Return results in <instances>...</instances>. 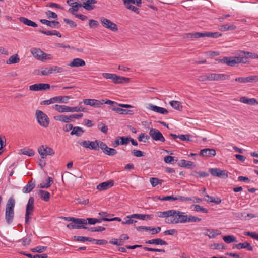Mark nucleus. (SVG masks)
Returning <instances> with one entry per match:
<instances>
[{"mask_svg": "<svg viewBox=\"0 0 258 258\" xmlns=\"http://www.w3.org/2000/svg\"><path fill=\"white\" fill-rule=\"evenodd\" d=\"M169 104L173 108L178 110H180L182 108L180 102L178 101H170Z\"/></svg>", "mask_w": 258, "mask_h": 258, "instance_id": "nucleus-47", "label": "nucleus"}, {"mask_svg": "<svg viewBox=\"0 0 258 258\" xmlns=\"http://www.w3.org/2000/svg\"><path fill=\"white\" fill-rule=\"evenodd\" d=\"M40 22L43 24H45L52 28H59L60 26L59 22L56 21H49L46 19H40Z\"/></svg>", "mask_w": 258, "mask_h": 258, "instance_id": "nucleus-23", "label": "nucleus"}, {"mask_svg": "<svg viewBox=\"0 0 258 258\" xmlns=\"http://www.w3.org/2000/svg\"><path fill=\"white\" fill-rule=\"evenodd\" d=\"M84 132V131L81 127L79 126H73V128L70 134L71 135H75L77 137H80Z\"/></svg>", "mask_w": 258, "mask_h": 258, "instance_id": "nucleus-37", "label": "nucleus"}, {"mask_svg": "<svg viewBox=\"0 0 258 258\" xmlns=\"http://www.w3.org/2000/svg\"><path fill=\"white\" fill-rule=\"evenodd\" d=\"M45 14L48 18H53V19H57L58 17V16L56 13L52 12L50 10H48L47 11L45 12Z\"/></svg>", "mask_w": 258, "mask_h": 258, "instance_id": "nucleus-57", "label": "nucleus"}, {"mask_svg": "<svg viewBox=\"0 0 258 258\" xmlns=\"http://www.w3.org/2000/svg\"><path fill=\"white\" fill-rule=\"evenodd\" d=\"M73 240L78 241H81V242L87 241L88 237L74 236L73 237Z\"/></svg>", "mask_w": 258, "mask_h": 258, "instance_id": "nucleus-63", "label": "nucleus"}, {"mask_svg": "<svg viewBox=\"0 0 258 258\" xmlns=\"http://www.w3.org/2000/svg\"><path fill=\"white\" fill-rule=\"evenodd\" d=\"M114 185L113 180H109L106 182H102L99 184L97 186V189L99 190H107L110 187H111Z\"/></svg>", "mask_w": 258, "mask_h": 258, "instance_id": "nucleus-22", "label": "nucleus"}, {"mask_svg": "<svg viewBox=\"0 0 258 258\" xmlns=\"http://www.w3.org/2000/svg\"><path fill=\"white\" fill-rule=\"evenodd\" d=\"M118 138L120 139V144L122 145L127 144L130 140V137L122 136L118 137Z\"/></svg>", "mask_w": 258, "mask_h": 258, "instance_id": "nucleus-60", "label": "nucleus"}, {"mask_svg": "<svg viewBox=\"0 0 258 258\" xmlns=\"http://www.w3.org/2000/svg\"><path fill=\"white\" fill-rule=\"evenodd\" d=\"M222 36V34L219 32H195L186 33L184 35L183 38L194 40V39L200 37H208L216 38Z\"/></svg>", "mask_w": 258, "mask_h": 258, "instance_id": "nucleus-3", "label": "nucleus"}, {"mask_svg": "<svg viewBox=\"0 0 258 258\" xmlns=\"http://www.w3.org/2000/svg\"><path fill=\"white\" fill-rule=\"evenodd\" d=\"M132 154L134 156L137 157H141L145 156V153L143 151H141L140 150H133L132 151Z\"/></svg>", "mask_w": 258, "mask_h": 258, "instance_id": "nucleus-58", "label": "nucleus"}, {"mask_svg": "<svg viewBox=\"0 0 258 258\" xmlns=\"http://www.w3.org/2000/svg\"><path fill=\"white\" fill-rule=\"evenodd\" d=\"M126 248L128 249H134L137 248H143L145 251H153V252H165V250L163 249L153 248L148 247H143L142 245H127L126 246Z\"/></svg>", "mask_w": 258, "mask_h": 258, "instance_id": "nucleus-16", "label": "nucleus"}, {"mask_svg": "<svg viewBox=\"0 0 258 258\" xmlns=\"http://www.w3.org/2000/svg\"><path fill=\"white\" fill-rule=\"evenodd\" d=\"M207 232L204 233V234L206 236H208L210 238H214L216 236L219 235L220 234V232H219V231L217 230H212L210 232L209 229H206L205 230Z\"/></svg>", "mask_w": 258, "mask_h": 258, "instance_id": "nucleus-39", "label": "nucleus"}, {"mask_svg": "<svg viewBox=\"0 0 258 258\" xmlns=\"http://www.w3.org/2000/svg\"><path fill=\"white\" fill-rule=\"evenodd\" d=\"M216 154V152L215 149L205 148L200 151L199 155L203 157H209L211 156H215Z\"/></svg>", "mask_w": 258, "mask_h": 258, "instance_id": "nucleus-20", "label": "nucleus"}, {"mask_svg": "<svg viewBox=\"0 0 258 258\" xmlns=\"http://www.w3.org/2000/svg\"><path fill=\"white\" fill-rule=\"evenodd\" d=\"M172 212H174V214L172 213L171 218L172 219L171 220L170 222L166 221L167 223L175 224L186 223L187 215L185 214V213L175 210H172Z\"/></svg>", "mask_w": 258, "mask_h": 258, "instance_id": "nucleus-6", "label": "nucleus"}, {"mask_svg": "<svg viewBox=\"0 0 258 258\" xmlns=\"http://www.w3.org/2000/svg\"><path fill=\"white\" fill-rule=\"evenodd\" d=\"M111 110L115 111L116 113H119L120 114H134V111L133 110L124 109L118 107H111Z\"/></svg>", "mask_w": 258, "mask_h": 258, "instance_id": "nucleus-31", "label": "nucleus"}, {"mask_svg": "<svg viewBox=\"0 0 258 258\" xmlns=\"http://www.w3.org/2000/svg\"><path fill=\"white\" fill-rule=\"evenodd\" d=\"M72 5L71 6L72 8H70L68 11L70 13L72 14L73 15H75L76 14H75V12H77L79 8L82 6L81 5L82 4L78 2H75L74 3L72 4Z\"/></svg>", "mask_w": 258, "mask_h": 258, "instance_id": "nucleus-34", "label": "nucleus"}, {"mask_svg": "<svg viewBox=\"0 0 258 258\" xmlns=\"http://www.w3.org/2000/svg\"><path fill=\"white\" fill-rule=\"evenodd\" d=\"M83 102L86 105H89L95 108H100L102 105V102L101 100L95 99H85Z\"/></svg>", "mask_w": 258, "mask_h": 258, "instance_id": "nucleus-18", "label": "nucleus"}, {"mask_svg": "<svg viewBox=\"0 0 258 258\" xmlns=\"http://www.w3.org/2000/svg\"><path fill=\"white\" fill-rule=\"evenodd\" d=\"M202 221V219L200 218H198L197 217L189 215L188 216L187 215L186 216V222H200Z\"/></svg>", "mask_w": 258, "mask_h": 258, "instance_id": "nucleus-49", "label": "nucleus"}, {"mask_svg": "<svg viewBox=\"0 0 258 258\" xmlns=\"http://www.w3.org/2000/svg\"><path fill=\"white\" fill-rule=\"evenodd\" d=\"M246 52L243 51L238 56L236 57H224L219 60V62L226 64L230 67H234L239 63H246L247 62Z\"/></svg>", "mask_w": 258, "mask_h": 258, "instance_id": "nucleus-1", "label": "nucleus"}, {"mask_svg": "<svg viewBox=\"0 0 258 258\" xmlns=\"http://www.w3.org/2000/svg\"><path fill=\"white\" fill-rule=\"evenodd\" d=\"M233 248H237L238 249L245 248L250 251H252L253 250L252 246L247 242L234 244L233 246Z\"/></svg>", "mask_w": 258, "mask_h": 258, "instance_id": "nucleus-24", "label": "nucleus"}, {"mask_svg": "<svg viewBox=\"0 0 258 258\" xmlns=\"http://www.w3.org/2000/svg\"><path fill=\"white\" fill-rule=\"evenodd\" d=\"M89 26L90 28H96L99 26V22L93 19H91L89 21Z\"/></svg>", "mask_w": 258, "mask_h": 258, "instance_id": "nucleus-59", "label": "nucleus"}, {"mask_svg": "<svg viewBox=\"0 0 258 258\" xmlns=\"http://www.w3.org/2000/svg\"><path fill=\"white\" fill-rule=\"evenodd\" d=\"M31 52L35 58L39 60L43 51L40 49L32 48L31 49Z\"/></svg>", "mask_w": 258, "mask_h": 258, "instance_id": "nucleus-35", "label": "nucleus"}, {"mask_svg": "<svg viewBox=\"0 0 258 258\" xmlns=\"http://www.w3.org/2000/svg\"><path fill=\"white\" fill-rule=\"evenodd\" d=\"M102 76L107 79H110L115 84H120L123 82L127 83L130 81V78L117 76L114 74L108 73H103Z\"/></svg>", "mask_w": 258, "mask_h": 258, "instance_id": "nucleus-9", "label": "nucleus"}, {"mask_svg": "<svg viewBox=\"0 0 258 258\" xmlns=\"http://www.w3.org/2000/svg\"><path fill=\"white\" fill-rule=\"evenodd\" d=\"M35 186V183L33 182L32 180H31L29 181L27 184L23 188L22 191L25 194L30 193L33 189Z\"/></svg>", "mask_w": 258, "mask_h": 258, "instance_id": "nucleus-30", "label": "nucleus"}, {"mask_svg": "<svg viewBox=\"0 0 258 258\" xmlns=\"http://www.w3.org/2000/svg\"><path fill=\"white\" fill-rule=\"evenodd\" d=\"M100 21L104 27L111 30L113 32H116L118 31V29L117 25L108 20V19L101 17L100 18Z\"/></svg>", "mask_w": 258, "mask_h": 258, "instance_id": "nucleus-12", "label": "nucleus"}, {"mask_svg": "<svg viewBox=\"0 0 258 258\" xmlns=\"http://www.w3.org/2000/svg\"><path fill=\"white\" fill-rule=\"evenodd\" d=\"M85 65V62L84 60L81 58H75L69 64V66L72 67H83Z\"/></svg>", "mask_w": 258, "mask_h": 258, "instance_id": "nucleus-28", "label": "nucleus"}, {"mask_svg": "<svg viewBox=\"0 0 258 258\" xmlns=\"http://www.w3.org/2000/svg\"><path fill=\"white\" fill-rule=\"evenodd\" d=\"M73 114L70 115V116H68L64 115H60L57 116H54V119L55 120L60 121L61 122L68 123L70 121H72L73 119H75L74 118H72Z\"/></svg>", "mask_w": 258, "mask_h": 258, "instance_id": "nucleus-26", "label": "nucleus"}, {"mask_svg": "<svg viewBox=\"0 0 258 258\" xmlns=\"http://www.w3.org/2000/svg\"><path fill=\"white\" fill-rule=\"evenodd\" d=\"M209 172L213 176L218 177L223 179H226L228 178L227 173H226L225 170H222L220 168H210L209 169Z\"/></svg>", "mask_w": 258, "mask_h": 258, "instance_id": "nucleus-15", "label": "nucleus"}, {"mask_svg": "<svg viewBox=\"0 0 258 258\" xmlns=\"http://www.w3.org/2000/svg\"><path fill=\"white\" fill-rule=\"evenodd\" d=\"M20 61V59L18 54H14L10 57L8 60H7V64H11L18 63Z\"/></svg>", "mask_w": 258, "mask_h": 258, "instance_id": "nucleus-36", "label": "nucleus"}, {"mask_svg": "<svg viewBox=\"0 0 258 258\" xmlns=\"http://www.w3.org/2000/svg\"><path fill=\"white\" fill-rule=\"evenodd\" d=\"M97 127L101 132L105 134H107L108 133V126L106 125L103 122H100L97 124Z\"/></svg>", "mask_w": 258, "mask_h": 258, "instance_id": "nucleus-44", "label": "nucleus"}, {"mask_svg": "<svg viewBox=\"0 0 258 258\" xmlns=\"http://www.w3.org/2000/svg\"><path fill=\"white\" fill-rule=\"evenodd\" d=\"M52 73V69L51 67L45 68L44 70L41 72V74L44 76H47L49 74Z\"/></svg>", "mask_w": 258, "mask_h": 258, "instance_id": "nucleus-64", "label": "nucleus"}, {"mask_svg": "<svg viewBox=\"0 0 258 258\" xmlns=\"http://www.w3.org/2000/svg\"><path fill=\"white\" fill-rule=\"evenodd\" d=\"M56 111L59 112H85V108L82 107H69L66 105H55L53 106Z\"/></svg>", "mask_w": 258, "mask_h": 258, "instance_id": "nucleus-7", "label": "nucleus"}, {"mask_svg": "<svg viewBox=\"0 0 258 258\" xmlns=\"http://www.w3.org/2000/svg\"><path fill=\"white\" fill-rule=\"evenodd\" d=\"M149 135L155 141H159L162 142L165 141V139L162 133L157 129L151 128L149 131Z\"/></svg>", "mask_w": 258, "mask_h": 258, "instance_id": "nucleus-14", "label": "nucleus"}, {"mask_svg": "<svg viewBox=\"0 0 258 258\" xmlns=\"http://www.w3.org/2000/svg\"><path fill=\"white\" fill-rule=\"evenodd\" d=\"M236 28L234 25H229L228 24L223 25L220 26V30L225 31L228 30H234Z\"/></svg>", "mask_w": 258, "mask_h": 258, "instance_id": "nucleus-51", "label": "nucleus"}, {"mask_svg": "<svg viewBox=\"0 0 258 258\" xmlns=\"http://www.w3.org/2000/svg\"><path fill=\"white\" fill-rule=\"evenodd\" d=\"M223 240L227 243L237 242V239L233 235H227L223 237Z\"/></svg>", "mask_w": 258, "mask_h": 258, "instance_id": "nucleus-43", "label": "nucleus"}, {"mask_svg": "<svg viewBox=\"0 0 258 258\" xmlns=\"http://www.w3.org/2000/svg\"><path fill=\"white\" fill-rule=\"evenodd\" d=\"M230 76L224 74L207 73L204 75L198 77L199 81L204 82L207 81H220L229 79Z\"/></svg>", "mask_w": 258, "mask_h": 258, "instance_id": "nucleus-4", "label": "nucleus"}, {"mask_svg": "<svg viewBox=\"0 0 258 258\" xmlns=\"http://www.w3.org/2000/svg\"><path fill=\"white\" fill-rule=\"evenodd\" d=\"M125 7L131 5V4H135L138 7H141L142 0H122Z\"/></svg>", "mask_w": 258, "mask_h": 258, "instance_id": "nucleus-38", "label": "nucleus"}, {"mask_svg": "<svg viewBox=\"0 0 258 258\" xmlns=\"http://www.w3.org/2000/svg\"><path fill=\"white\" fill-rule=\"evenodd\" d=\"M50 88V84L46 83L35 84L29 86L30 90L35 91L46 90L49 89Z\"/></svg>", "mask_w": 258, "mask_h": 258, "instance_id": "nucleus-17", "label": "nucleus"}, {"mask_svg": "<svg viewBox=\"0 0 258 258\" xmlns=\"http://www.w3.org/2000/svg\"><path fill=\"white\" fill-rule=\"evenodd\" d=\"M146 244H155V245H166L168 244L167 242L161 239V238H156L153 239L151 240H149L145 241Z\"/></svg>", "mask_w": 258, "mask_h": 258, "instance_id": "nucleus-25", "label": "nucleus"}, {"mask_svg": "<svg viewBox=\"0 0 258 258\" xmlns=\"http://www.w3.org/2000/svg\"><path fill=\"white\" fill-rule=\"evenodd\" d=\"M158 199L160 201H175L176 199L175 197L173 196H167L163 197L162 198L159 197Z\"/></svg>", "mask_w": 258, "mask_h": 258, "instance_id": "nucleus-62", "label": "nucleus"}, {"mask_svg": "<svg viewBox=\"0 0 258 258\" xmlns=\"http://www.w3.org/2000/svg\"><path fill=\"white\" fill-rule=\"evenodd\" d=\"M104 153L108 156H113L117 153V151L115 149L108 147L106 150L104 151Z\"/></svg>", "mask_w": 258, "mask_h": 258, "instance_id": "nucleus-53", "label": "nucleus"}, {"mask_svg": "<svg viewBox=\"0 0 258 258\" xmlns=\"http://www.w3.org/2000/svg\"><path fill=\"white\" fill-rule=\"evenodd\" d=\"M87 224V220L75 218L73 222L67 225V227L69 229H88V227L86 226Z\"/></svg>", "mask_w": 258, "mask_h": 258, "instance_id": "nucleus-8", "label": "nucleus"}, {"mask_svg": "<svg viewBox=\"0 0 258 258\" xmlns=\"http://www.w3.org/2000/svg\"><path fill=\"white\" fill-rule=\"evenodd\" d=\"M39 194L40 195L41 198L45 202H48L49 201L50 194V193L45 190H40Z\"/></svg>", "mask_w": 258, "mask_h": 258, "instance_id": "nucleus-40", "label": "nucleus"}, {"mask_svg": "<svg viewBox=\"0 0 258 258\" xmlns=\"http://www.w3.org/2000/svg\"><path fill=\"white\" fill-rule=\"evenodd\" d=\"M98 143V140H96L94 142L89 140H85L80 143V145L84 148L97 151L99 150Z\"/></svg>", "mask_w": 258, "mask_h": 258, "instance_id": "nucleus-13", "label": "nucleus"}, {"mask_svg": "<svg viewBox=\"0 0 258 258\" xmlns=\"http://www.w3.org/2000/svg\"><path fill=\"white\" fill-rule=\"evenodd\" d=\"M235 81L240 83L258 82V76H250L247 77H238Z\"/></svg>", "mask_w": 258, "mask_h": 258, "instance_id": "nucleus-19", "label": "nucleus"}, {"mask_svg": "<svg viewBox=\"0 0 258 258\" xmlns=\"http://www.w3.org/2000/svg\"><path fill=\"white\" fill-rule=\"evenodd\" d=\"M162 182V180L159 179L156 177H151L150 178V182L153 187H155L158 184L161 185Z\"/></svg>", "mask_w": 258, "mask_h": 258, "instance_id": "nucleus-46", "label": "nucleus"}, {"mask_svg": "<svg viewBox=\"0 0 258 258\" xmlns=\"http://www.w3.org/2000/svg\"><path fill=\"white\" fill-rule=\"evenodd\" d=\"M150 217L151 215H150L134 214L127 216L126 218L129 219L136 218L144 220L146 219V218H147V219H150Z\"/></svg>", "mask_w": 258, "mask_h": 258, "instance_id": "nucleus-32", "label": "nucleus"}, {"mask_svg": "<svg viewBox=\"0 0 258 258\" xmlns=\"http://www.w3.org/2000/svg\"><path fill=\"white\" fill-rule=\"evenodd\" d=\"M172 213L174 214V212H172V210H168L164 212H157V216L159 217H169L172 216Z\"/></svg>", "mask_w": 258, "mask_h": 258, "instance_id": "nucleus-42", "label": "nucleus"}, {"mask_svg": "<svg viewBox=\"0 0 258 258\" xmlns=\"http://www.w3.org/2000/svg\"><path fill=\"white\" fill-rule=\"evenodd\" d=\"M35 116L38 124L42 127L47 128L49 124L50 120L48 116L42 111L37 110Z\"/></svg>", "mask_w": 258, "mask_h": 258, "instance_id": "nucleus-5", "label": "nucleus"}, {"mask_svg": "<svg viewBox=\"0 0 258 258\" xmlns=\"http://www.w3.org/2000/svg\"><path fill=\"white\" fill-rule=\"evenodd\" d=\"M211 249H225V246L222 243H214L211 244L210 246Z\"/></svg>", "mask_w": 258, "mask_h": 258, "instance_id": "nucleus-54", "label": "nucleus"}, {"mask_svg": "<svg viewBox=\"0 0 258 258\" xmlns=\"http://www.w3.org/2000/svg\"><path fill=\"white\" fill-rule=\"evenodd\" d=\"M34 199L33 197H30L26 205V212L32 214L34 209Z\"/></svg>", "mask_w": 258, "mask_h": 258, "instance_id": "nucleus-27", "label": "nucleus"}, {"mask_svg": "<svg viewBox=\"0 0 258 258\" xmlns=\"http://www.w3.org/2000/svg\"><path fill=\"white\" fill-rule=\"evenodd\" d=\"M47 249L46 246H38L36 247L35 248L31 249V251L33 252H39L41 253L45 251H46Z\"/></svg>", "mask_w": 258, "mask_h": 258, "instance_id": "nucleus-52", "label": "nucleus"}, {"mask_svg": "<svg viewBox=\"0 0 258 258\" xmlns=\"http://www.w3.org/2000/svg\"><path fill=\"white\" fill-rule=\"evenodd\" d=\"M240 101L242 103L249 104V105H254L258 104V102L254 98H248L246 97H242L240 99Z\"/></svg>", "mask_w": 258, "mask_h": 258, "instance_id": "nucleus-29", "label": "nucleus"}, {"mask_svg": "<svg viewBox=\"0 0 258 258\" xmlns=\"http://www.w3.org/2000/svg\"><path fill=\"white\" fill-rule=\"evenodd\" d=\"M53 181L51 177H48L46 183H41L39 185L41 188H48L53 184Z\"/></svg>", "mask_w": 258, "mask_h": 258, "instance_id": "nucleus-50", "label": "nucleus"}, {"mask_svg": "<svg viewBox=\"0 0 258 258\" xmlns=\"http://www.w3.org/2000/svg\"><path fill=\"white\" fill-rule=\"evenodd\" d=\"M88 230L91 232H100L104 231L105 228L102 226H99L97 227H88Z\"/></svg>", "mask_w": 258, "mask_h": 258, "instance_id": "nucleus-61", "label": "nucleus"}, {"mask_svg": "<svg viewBox=\"0 0 258 258\" xmlns=\"http://www.w3.org/2000/svg\"><path fill=\"white\" fill-rule=\"evenodd\" d=\"M52 59V56L50 54H47L43 51L42 55L39 60L42 61H45L47 60H51Z\"/></svg>", "mask_w": 258, "mask_h": 258, "instance_id": "nucleus-56", "label": "nucleus"}, {"mask_svg": "<svg viewBox=\"0 0 258 258\" xmlns=\"http://www.w3.org/2000/svg\"><path fill=\"white\" fill-rule=\"evenodd\" d=\"M38 152L42 159L46 158L47 155L53 156L55 154L54 151L51 148L44 145L38 148Z\"/></svg>", "mask_w": 258, "mask_h": 258, "instance_id": "nucleus-11", "label": "nucleus"}, {"mask_svg": "<svg viewBox=\"0 0 258 258\" xmlns=\"http://www.w3.org/2000/svg\"><path fill=\"white\" fill-rule=\"evenodd\" d=\"M22 154L27 155L29 157L34 156V151L31 149H23L20 150Z\"/></svg>", "mask_w": 258, "mask_h": 258, "instance_id": "nucleus-48", "label": "nucleus"}, {"mask_svg": "<svg viewBox=\"0 0 258 258\" xmlns=\"http://www.w3.org/2000/svg\"><path fill=\"white\" fill-rule=\"evenodd\" d=\"M15 205V199L13 197H10L6 206L5 219L8 224H12L13 221Z\"/></svg>", "mask_w": 258, "mask_h": 258, "instance_id": "nucleus-2", "label": "nucleus"}, {"mask_svg": "<svg viewBox=\"0 0 258 258\" xmlns=\"http://www.w3.org/2000/svg\"><path fill=\"white\" fill-rule=\"evenodd\" d=\"M83 1L82 4V7L87 10L91 11L95 8L94 5L97 3L96 0H82Z\"/></svg>", "mask_w": 258, "mask_h": 258, "instance_id": "nucleus-21", "label": "nucleus"}, {"mask_svg": "<svg viewBox=\"0 0 258 258\" xmlns=\"http://www.w3.org/2000/svg\"><path fill=\"white\" fill-rule=\"evenodd\" d=\"M192 206H194V210L197 212L201 211L205 213H207L208 212V210L207 209L199 205H193Z\"/></svg>", "mask_w": 258, "mask_h": 258, "instance_id": "nucleus-55", "label": "nucleus"}, {"mask_svg": "<svg viewBox=\"0 0 258 258\" xmlns=\"http://www.w3.org/2000/svg\"><path fill=\"white\" fill-rule=\"evenodd\" d=\"M19 20L21 23H22L27 26H32L33 27H37V24L35 22H34L25 17H20V18H19Z\"/></svg>", "mask_w": 258, "mask_h": 258, "instance_id": "nucleus-33", "label": "nucleus"}, {"mask_svg": "<svg viewBox=\"0 0 258 258\" xmlns=\"http://www.w3.org/2000/svg\"><path fill=\"white\" fill-rule=\"evenodd\" d=\"M192 176L196 177V178H201V177H207L209 176V173L206 172L205 171H200L198 172L196 171H194L191 174Z\"/></svg>", "mask_w": 258, "mask_h": 258, "instance_id": "nucleus-41", "label": "nucleus"}, {"mask_svg": "<svg viewBox=\"0 0 258 258\" xmlns=\"http://www.w3.org/2000/svg\"><path fill=\"white\" fill-rule=\"evenodd\" d=\"M70 98L69 96H56L50 98L49 100H44L40 103L41 105H49L55 102L61 103V102H67L69 99Z\"/></svg>", "mask_w": 258, "mask_h": 258, "instance_id": "nucleus-10", "label": "nucleus"}, {"mask_svg": "<svg viewBox=\"0 0 258 258\" xmlns=\"http://www.w3.org/2000/svg\"><path fill=\"white\" fill-rule=\"evenodd\" d=\"M164 161L166 163L174 164L177 161V158L171 156H166L164 158Z\"/></svg>", "mask_w": 258, "mask_h": 258, "instance_id": "nucleus-45", "label": "nucleus"}]
</instances>
